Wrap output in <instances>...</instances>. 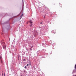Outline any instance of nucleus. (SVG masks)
I'll return each instance as SVG.
<instances>
[{
  "mask_svg": "<svg viewBox=\"0 0 76 76\" xmlns=\"http://www.w3.org/2000/svg\"><path fill=\"white\" fill-rule=\"evenodd\" d=\"M30 24V27H32V25H33V23H32V20H30L29 21Z\"/></svg>",
  "mask_w": 76,
  "mask_h": 76,
  "instance_id": "1",
  "label": "nucleus"
},
{
  "mask_svg": "<svg viewBox=\"0 0 76 76\" xmlns=\"http://www.w3.org/2000/svg\"><path fill=\"white\" fill-rule=\"evenodd\" d=\"M52 32H53V33H54V34H55V33H56V30H53Z\"/></svg>",
  "mask_w": 76,
  "mask_h": 76,
  "instance_id": "2",
  "label": "nucleus"
},
{
  "mask_svg": "<svg viewBox=\"0 0 76 76\" xmlns=\"http://www.w3.org/2000/svg\"><path fill=\"white\" fill-rule=\"evenodd\" d=\"M3 48L4 49H5V48H6V46L5 45H3Z\"/></svg>",
  "mask_w": 76,
  "mask_h": 76,
  "instance_id": "3",
  "label": "nucleus"
},
{
  "mask_svg": "<svg viewBox=\"0 0 76 76\" xmlns=\"http://www.w3.org/2000/svg\"><path fill=\"white\" fill-rule=\"evenodd\" d=\"M29 66V64H27L26 66Z\"/></svg>",
  "mask_w": 76,
  "mask_h": 76,
  "instance_id": "4",
  "label": "nucleus"
},
{
  "mask_svg": "<svg viewBox=\"0 0 76 76\" xmlns=\"http://www.w3.org/2000/svg\"><path fill=\"white\" fill-rule=\"evenodd\" d=\"M42 22H41L40 23V24H42Z\"/></svg>",
  "mask_w": 76,
  "mask_h": 76,
  "instance_id": "5",
  "label": "nucleus"
},
{
  "mask_svg": "<svg viewBox=\"0 0 76 76\" xmlns=\"http://www.w3.org/2000/svg\"><path fill=\"white\" fill-rule=\"evenodd\" d=\"M24 68H25V69H26V66H25Z\"/></svg>",
  "mask_w": 76,
  "mask_h": 76,
  "instance_id": "6",
  "label": "nucleus"
},
{
  "mask_svg": "<svg viewBox=\"0 0 76 76\" xmlns=\"http://www.w3.org/2000/svg\"><path fill=\"white\" fill-rule=\"evenodd\" d=\"M45 16L44 17V18H45Z\"/></svg>",
  "mask_w": 76,
  "mask_h": 76,
  "instance_id": "7",
  "label": "nucleus"
},
{
  "mask_svg": "<svg viewBox=\"0 0 76 76\" xmlns=\"http://www.w3.org/2000/svg\"><path fill=\"white\" fill-rule=\"evenodd\" d=\"M4 76H5V72H4Z\"/></svg>",
  "mask_w": 76,
  "mask_h": 76,
  "instance_id": "8",
  "label": "nucleus"
},
{
  "mask_svg": "<svg viewBox=\"0 0 76 76\" xmlns=\"http://www.w3.org/2000/svg\"><path fill=\"white\" fill-rule=\"evenodd\" d=\"M25 59H23V61H25Z\"/></svg>",
  "mask_w": 76,
  "mask_h": 76,
  "instance_id": "9",
  "label": "nucleus"
},
{
  "mask_svg": "<svg viewBox=\"0 0 76 76\" xmlns=\"http://www.w3.org/2000/svg\"><path fill=\"white\" fill-rule=\"evenodd\" d=\"M34 47V46H32L31 47V48H32V47Z\"/></svg>",
  "mask_w": 76,
  "mask_h": 76,
  "instance_id": "10",
  "label": "nucleus"
},
{
  "mask_svg": "<svg viewBox=\"0 0 76 76\" xmlns=\"http://www.w3.org/2000/svg\"><path fill=\"white\" fill-rule=\"evenodd\" d=\"M2 60H1V63H2Z\"/></svg>",
  "mask_w": 76,
  "mask_h": 76,
  "instance_id": "11",
  "label": "nucleus"
},
{
  "mask_svg": "<svg viewBox=\"0 0 76 76\" xmlns=\"http://www.w3.org/2000/svg\"><path fill=\"white\" fill-rule=\"evenodd\" d=\"M2 76H3V72H2Z\"/></svg>",
  "mask_w": 76,
  "mask_h": 76,
  "instance_id": "12",
  "label": "nucleus"
},
{
  "mask_svg": "<svg viewBox=\"0 0 76 76\" xmlns=\"http://www.w3.org/2000/svg\"><path fill=\"white\" fill-rule=\"evenodd\" d=\"M23 16V15L21 16Z\"/></svg>",
  "mask_w": 76,
  "mask_h": 76,
  "instance_id": "13",
  "label": "nucleus"
},
{
  "mask_svg": "<svg viewBox=\"0 0 76 76\" xmlns=\"http://www.w3.org/2000/svg\"><path fill=\"white\" fill-rule=\"evenodd\" d=\"M2 46H3V44H2Z\"/></svg>",
  "mask_w": 76,
  "mask_h": 76,
  "instance_id": "14",
  "label": "nucleus"
},
{
  "mask_svg": "<svg viewBox=\"0 0 76 76\" xmlns=\"http://www.w3.org/2000/svg\"><path fill=\"white\" fill-rule=\"evenodd\" d=\"M28 23H27V24H28Z\"/></svg>",
  "mask_w": 76,
  "mask_h": 76,
  "instance_id": "15",
  "label": "nucleus"
},
{
  "mask_svg": "<svg viewBox=\"0 0 76 76\" xmlns=\"http://www.w3.org/2000/svg\"><path fill=\"white\" fill-rule=\"evenodd\" d=\"M75 76H76V75H75Z\"/></svg>",
  "mask_w": 76,
  "mask_h": 76,
  "instance_id": "16",
  "label": "nucleus"
}]
</instances>
